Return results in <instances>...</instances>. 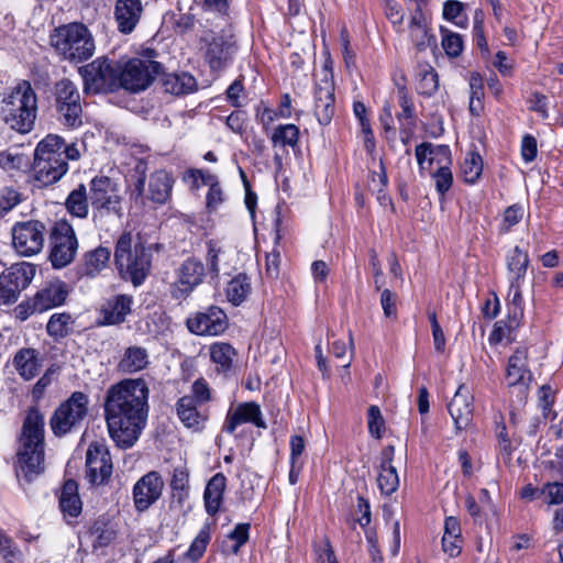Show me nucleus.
Instances as JSON below:
<instances>
[{"label":"nucleus","mask_w":563,"mask_h":563,"mask_svg":"<svg viewBox=\"0 0 563 563\" xmlns=\"http://www.w3.org/2000/svg\"><path fill=\"white\" fill-rule=\"evenodd\" d=\"M150 387L144 378H125L109 387L103 410L109 435L121 449L132 448L148 417Z\"/></svg>","instance_id":"nucleus-1"},{"label":"nucleus","mask_w":563,"mask_h":563,"mask_svg":"<svg viewBox=\"0 0 563 563\" xmlns=\"http://www.w3.org/2000/svg\"><path fill=\"white\" fill-rule=\"evenodd\" d=\"M19 442L16 477L31 483L44 472V416L36 408L29 410Z\"/></svg>","instance_id":"nucleus-2"},{"label":"nucleus","mask_w":563,"mask_h":563,"mask_svg":"<svg viewBox=\"0 0 563 563\" xmlns=\"http://www.w3.org/2000/svg\"><path fill=\"white\" fill-rule=\"evenodd\" d=\"M1 117L4 123L20 134L30 133L37 118V96L29 81H21L1 104Z\"/></svg>","instance_id":"nucleus-3"},{"label":"nucleus","mask_w":563,"mask_h":563,"mask_svg":"<svg viewBox=\"0 0 563 563\" xmlns=\"http://www.w3.org/2000/svg\"><path fill=\"white\" fill-rule=\"evenodd\" d=\"M51 45L63 60L73 64L88 60L96 51L92 33L79 22L56 27L51 34Z\"/></svg>","instance_id":"nucleus-4"},{"label":"nucleus","mask_w":563,"mask_h":563,"mask_svg":"<svg viewBox=\"0 0 563 563\" xmlns=\"http://www.w3.org/2000/svg\"><path fill=\"white\" fill-rule=\"evenodd\" d=\"M114 263L121 277L137 287L151 272L152 251L142 243L133 246L131 233L124 232L115 244Z\"/></svg>","instance_id":"nucleus-5"},{"label":"nucleus","mask_w":563,"mask_h":563,"mask_svg":"<svg viewBox=\"0 0 563 563\" xmlns=\"http://www.w3.org/2000/svg\"><path fill=\"white\" fill-rule=\"evenodd\" d=\"M200 45L203 60L212 73H220L230 67L239 49L234 35L225 32H205L200 37Z\"/></svg>","instance_id":"nucleus-6"},{"label":"nucleus","mask_w":563,"mask_h":563,"mask_svg":"<svg viewBox=\"0 0 563 563\" xmlns=\"http://www.w3.org/2000/svg\"><path fill=\"white\" fill-rule=\"evenodd\" d=\"M89 397L82 391H74L53 413L49 424L57 437L78 430L87 413Z\"/></svg>","instance_id":"nucleus-7"},{"label":"nucleus","mask_w":563,"mask_h":563,"mask_svg":"<svg viewBox=\"0 0 563 563\" xmlns=\"http://www.w3.org/2000/svg\"><path fill=\"white\" fill-rule=\"evenodd\" d=\"M120 64L107 57H98L79 68L87 93L114 91L120 88Z\"/></svg>","instance_id":"nucleus-8"},{"label":"nucleus","mask_w":563,"mask_h":563,"mask_svg":"<svg viewBox=\"0 0 563 563\" xmlns=\"http://www.w3.org/2000/svg\"><path fill=\"white\" fill-rule=\"evenodd\" d=\"M54 101L58 121L76 129L82 124L81 97L77 86L68 78H63L54 86Z\"/></svg>","instance_id":"nucleus-9"},{"label":"nucleus","mask_w":563,"mask_h":563,"mask_svg":"<svg viewBox=\"0 0 563 563\" xmlns=\"http://www.w3.org/2000/svg\"><path fill=\"white\" fill-rule=\"evenodd\" d=\"M51 239L49 262L54 268H64L74 261L78 251L75 230L68 221L59 220L53 228Z\"/></svg>","instance_id":"nucleus-10"},{"label":"nucleus","mask_w":563,"mask_h":563,"mask_svg":"<svg viewBox=\"0 0 563 563\" xmlns=\"http://www.w3.org/2000/svg\"><path fill=\"white\" fill-rule=\"evenodd\" d=\"M45 233L46 227L42 221H19L11 229L12 246L20 256H34L44 247Z\"/></svg>","instance_id":"nucleus-11"},{"label":"nucleus","mask_w":563,"mask_h":563,"mask_svg":"<svg viewBox=\"0 0 563 563\" xmlns=\"http://www.w3.org/2000/svg\"><path fill=\"white\" fill-rule=\"evenodd\" d=\"M35 266L21 262L11 265L0 274V303L11 305L18 301L20 294L35 276Z\"/></svg>","instance_id":"nucleus-12"},{"label":"nucleus","mask_w":563,"mask_h":563,"mask_svg":"<svg viewBox=\"0 0 563 563\" xmlns=\"http://www.w3.org/2000/svg\"><path fill=\"white\" fill-rule=\"evenodd\" d=\"M159 64L141 58H132L120 64V88L131 92L145 90L157 74Z\"/></svg>","instance_id":"nucleus-13"},{"label":"nucleus","mask_w":563,"mask_h":563,"mask_svg":"<svg viewBox=\"0 0 563 563\" xmlns=\"http://www.w3.org/2000/svg\"><path fill=\"white\" fill-rule=\"evenodd\" d=\"M89 200L95 210L121 216V198L114 183L107 176L95 177L89 184Z\"/></svg>","instance_id":"nucleus-14"},{"label":"nucleus","mask_w":563,"mask_h":563,"mask_svg":"<svg viewBox=\"0 0 563 563\" xmlns=\"http://www.w3.org/2000/svg\"><path fill=\"white\" fill-rule=\"evenodd\" d=\"M206 274L202 262L194 257L185 260L176 269V280L170 285L172 297L183 299L189 296L203 282Z\"/></svg>","instance_id":"nucleus-15"},{"label":"nucleus","mask_w":563,"mask_h":563,"mask_svg":"<svg viewBox=\"0 0 563 563\" xmlns=\"http://www.w3.org/2000/svg\"><path fill=\"white\" fill-rule=\"evenodd\" d=\"M112 461L108 446L92 442L86 453V477L93 485L104 484L112 474Z\"/></svg>","instance_id":"nucleus-16"},{"label":"nucleus","mask_w":563,"mask_h":563,"mask_svg":"<svg viewBox=\"0 0 563 563\" xmlns=\"http://www.w3.org/2000/svg\"><path fill=\"white\" fill-rule=\"evenodd\" d=\"M186 324L197 335H219L228 327V317L221 308L211 306L190 316Z\"/></svg>","instance_id":"nucleus-17"},{"label":"nucleus","mask_w":563,"mask_h":563,"mask_svg":"<svg viewBox=\"0 0 563 563\" xmlns=\"http://www.w3.org/2000/svg\"><path fill=\"white\" fill-rule=\"evenodd\" d=\"M334 101L335 97L332 73L329 69L328 64H325L323 77L320 82L317 84L314 91V114L321 125H328L331 122L335 113Z\"/></svg>","instance_id":"nucleus-18"},{"label":"nucleus","mask_w":563,"mask_h":563,"mask_svg":"<svg viewBox=\"0 0 563 563\" xmlns=\"http://www.w3.org/2000/svg\"><path fill=\"white\" fill-rule=\"evenodd\" d=\"M164 481L158 472L151 471L143 475L133 487V501L137 511L147 510L162 496Z\"/></svg>","instance_id":"nucleus-19"},{"label":"nucleus","mask_w":563,"mask_h":563,"mask_svg":"<svg viewBox=\"0 0 563 563\" xmlns=\"http://www.w3.org/2000/svg\"><path fill=\"white\" fill-rule=\"evenodd\" d=\"M64 155L68 156L71 161H76L80 156L76 144H67L62 136L48 134L36 145L34 162H38L42 166L40 169L45 170L44 168L48 166L47 159L63 157Z\"/></svg>","instance_id":"nucleus-20"},{"label":"nucleus","mask_w":563,"mask_h":563,"mask_svg":"<svg viewBox=\"0 0 563 563\" xmlns=\"http://www.w3.org/2000/svg\"><path fill=\"white\" fill-rule=\"evenodd\" d=\"M69 295L68 285L60 279H53L43 285L31 302L32 312H45L65 303Z\"/></svg>","instance_id":"nucleus-21"},{"label":"nucleus","mask_w":563,"mask_h":563,"mask_svg":"<svg viewBox=\"0 0 563 563\" xmlns=\"http://www.w3.org/2000/svg\"><path fill=\"white\" fill-rule=\"evenodd\" d=\"M528 351L517 349L509 357L506 368V379L509 387L518 388V391L526 396L530 388L533 376L528 368Z\"/></svg>","instance_id":"nucleus-22"},{"label":"nucleus","mask_w":563,"mask_h":563,"mask_svg":"<svg viewBox=\"0 0 563 563\" xmlns=\"http://www.w3.org/2000/svg\"><path fill=\"white\" fill-rule=\"evenodd\" d=\"M244 423H252L261 429L267 428L261 406L255 401L242 402L231 408L225 417L223 431L233 434L236 428Z\"/></svg>","instance_id":"nucleus-23"},{"label":"nucleus","mask_w":563,"mask_h":563,"mask_svg":"<svg viewBox=\"0 0 563 563\" xmlns=\"http://www.w3.org/2000/svg\"><path fill=\"white\" fill-rule=\"evenodd\" d=\"M144 13L141 0H115L113 20L120 34L129 35L135 31Z\"/></svg>","instance_id":"nucleus-24"},{"label":"nucleus","mask_w":563,"mask_h":563,"mask_svg":"<svg viewBox=\"0 0 563 563\" xmlns=\"http://www.w3.org/2000/svg\"><path fill=\"white\" fill-rule=\"evenodd\" d=\"M473 400L474 396L471 389L465 385H460L448 406L457 431L465 430L471 424L474 411Z\"/></svg>","instance_id":"nucleus-25"},{"label":"nucleus","mask_w":563,"mask_h":563,"mask_svg":"<svg viewBox=\"0 0 563 563\" xmlns=\"http://www.w3.org/2000/svg\"><path fill=\"white\" fill-rule=\"evenodd\" d=\"M234 254L218 242L207 243L206 265L207 274L217 280L221 274L229 275L232 268Z\"/></svg>","instance_id":"nucleus-26"},{"label":"nucleus","mask_w":563,"mask_h":563,"mask_svg":"<svg viewBox=\"0 0 563 563\" xmlns=\"http://www.w3.org/2000/svg\"><path fill=\"white\" fill-rule=\"evenodd\" d=\"M110 257V249L102 245L85 252L78 264V274L81 277L96 278L108 268Z\"/></svg>","instance_id":"nucleus-27"},{"label":"nucleus","mask_w":563,"mask_h":563,"mask_svg":"<svg viewBox=\"0 0 563 563\" xmlns=\"http://www.w3.org/2000/svg\"><path fill=\"white\" fill-rule=\"evenodd\" d=\"M44 360V354L41 351L22 347L13 357V366L23 379L31 380L40 374Z\"/></svg>","instance_id":"nucleus-28"},{"label":"nucleus","mask_w":563,"mask_h":563,"mask_svg":"<svg viewBox=\"0 0 563 563\" xmlns=\"http://www.w3.org/2000/svg\"><path fill=\"white\" fill-rule=\"evenodd\" d=\"M133 298L130 295L110 297L101 307L102 324L115 325L125 321L131 313Z\"/></svg>","instance_id":"nucleus-29"},{"label":"nucleus","mask_w":563,"mask_h":563,"mask_svg":"<svg viewBox=\"0 0 563 563\" xmlns=\"http://www.w3.org/2000/svg\"><path fill=\"white\" fill-rule=\"evenodd\" d=\"M394 452V446L389 445L382 453L383 457L379 465L377 485L380 493L385 496H390L399 487V476L396 467L393 465Z\"/></svg>","instance_id":"nucleus-30"},{"label":"nucleus","mask_w":563,"mask_h":563,"mask_svg":"<svg viewBox=\"0 0 563 563\" xmlns=\"http://www.w3.org/2000/svg\"><path fill=\"white\" fill-rule=\"evenodd\" d=\"M416 158L421 170H432L433 165L446 163L451 164V151L449 146L431 143H421L416 146Z\"/></svg>","instance_id":"nucleus-31"},{"label":"nucleus","mask_w":563,"mask_h":563,"mask_svg":"<svg viewBox=\"0 0 563 563\" xmlns=\"http://www.w3.org/2000/svg\"><path fill=\"white\" fill-rule=\"evenodd\" d=\"M409 33L411 42L419 51H423L427 47L435 45V36L430 33L427 16L419 4H417V8L411 15Z\"/></svg>","instance_id":"nucleus-32"},{"label":"nucleus","mask_w":563,"mask_h":563,"mask_svg":"<svg viewBox=\"0 0 563 563\" xmlns=\"http://www.w3.org/2000/svg\"><path fill=\"white\" fill-rule=\"evenodd\" d=\"M68 156L54 157L47 159L45 170H41L42 167L38 162H34V177L41 186H49L57 183L68 170Z\"/></svg>","instance_id":"nucleus-33"},{"label":"nucleus","mask_w":563,"mask_h":563,"mask_svg":"<svg viewBox=\"0 0 563 563\" xmlns=\"http://www.w3.org/2000/svg\"><path fill=\"white\" fill-rule=\"evenodd\" d=\"M227 487V477L222 473L214 474L207 483L203 501L206 511L214 516L223 503V494Z\"/></svg>","instance_id":"nucleus-34"},{"label":"nucleus","mask_w":563,"mask_h":563,"mask_svg":"<svg viewBox=\"0 0 563 563\" xmlns=\"http://www.w3.org/2000/svg\"><path fill=\"white\" fill-rule=\"evenodd\" d=\"M59 508L69 523V519L77 518L81 514L82 503L75 481L69 479L64 483L59 495Z\"/></svg>","instance_id":"nucleus-35"},{"label":"nucleus","mask_w":563,"mask_h":563,"mask_svg":"<svg viewBox=\"0 0 563 563\" xmlns=\"http://www.w3.org/2000/svg\"><path fill=\"white\" fill-rule=\"evenodd\" d=\"M173 178L166 170H157L150 177L147 198L155 203H165L172 192Z\"/></svg>","instance_id":"nucleus-36"},{"label":"nucleus","mask_w":563,"mask_h":563,"mask_svg":"<svg viewBox=\"0 0 563 563\" xmlns=\"http://www.w3.org/2000/svg\"><path fill=\"white\" fill-rule=\"evenodd\" d=\"M150 364V355L145 347L129 346L125 349L122 358L119 362V369L125 374L141 372Z\"/></svg>","instance_id":"nucleus-37"},{"label":"nucleus","mask_w":563,"mask_h":563,"mask_svg":"<svg viewBox=\"0 0 563 563\" xmlns=\"http://www.w3.org/2000/svg\"><path fill=\"white\" fill-rule=\"evenodd\" d=\"M508 282H525V277L530 263L527 251L515 246L506 256Z\"/></svg>","instance_id":"nucleus-38"},{"label":"nucleus","mask_w":563,"mask_h":563,"mask_svg":"<svg viewBox=\"0 0 563 563\" xmlns=\"http://www.w3.org/2000/svg\"><path fill=\"white\" fill-rule=\"evenodd\" d=\"M200 405L192 400L190 396H183L176 404L177 416L187 428H198L203 421L205 416L199 411Z\"/></svg>","instance_id":"nucleus-39"},{"label":"nucleus","mask_w":563,"mask_h":563,"mask_svg":"<svg viewBox=\"0 0 563 563\" xmlns=\"http://www.w3.org/2000/svg\"><path fill=\"white\" fill-rule=\"evenodd\" d=\"M89 192L86 186L80 184L69 192L65 201V207L73 217L85 219L89 212Z\"/></svg>","instance_id":"nucleus-40"},{"label":"nucleus","mask_w":563,"mask_h":563,"mask_svg":"<svg viewBox=\"0 0 563 563\" xmlns=\"http://www.w3.org/2000/svg\"><path fill=\"white\" fill-rule=\"evenodd\" d=\"M163 87L166 92L178 96L192 92L197 81L188 73L168 74L163 79Z\"/></svg>","instance_id":"nucleus-41"},{"label":"nucleus","mask_w":563,"mask_h":563,"mask_svg":"<svg viewBox=\"0 0 563 563\" xmlns=\"http://www.w3.org/2000/svg\"><path fill=\"white\" fill-rule=\"evenodd\" d=\"M89 534L95 550L110 545L117 538L112 525L103 520H96L90 527Z\"/></svg>","instance_id":"nucleus-42"},{"label":"nucleus","mask_w":563,"mask_h":563,"mask_svg":"<svg viewBox=\"0 0 563 563\" xmlns=\"http://www.w3.org/2000/svg\"><path fill=\"white\" fill-rule=\"evenodd\" d=\"M209 350L212 362L218 365V371L228 372L231 369L236 355L232 345L225 342H216Z\"/></svg>","instance_id":"nucleus-43"},{"label":"nucleus","mask_w":563,"mask_h":563,"mask_svg":"<svg viewBox=\"0 0 563 563\" xmlns=\"http://www.w3.org/2000/svg\"><path fill=\"white\" fill-rule=\"evenodd\" d=\"M225 292L228 300L232 305L239 306L251 292L250 278L245 274H239L228 283Z\"/></svg>","instance_id":"nucleus-44"},{"label":"nucleus","mask_w":563,"mask_h":563,"mask_svg":"<svg viewBox=\"0 0 563 563\" xmlns=\"http://www.w3.org/2000/svg\"><path fill=\"white\" fill-rule=\"evenodd\" d=\"M170 488L173 498L178 504H183L189 495V471L186 466L180 465L174 468L170 479Z\"/></svg>","instance_id":"nucleus-45"},{"label":"nucleus","mask_w":563,"mask_h":563,"mask_svg":"<svg viewBox=\"0 0 563 563\" xmlns=\"http://www.w3.org/2000/svg\"><path fill=\"white\" fill-rule=\"evenodd\" d=\"M483 173V159L477 152H468L461 165V174L465 183L475 184Z\"/></svg>","instance_id":"nucleus-46"},{"label":"nucleus","mask_w":563,"mask_h":563,"mask_svg":"<svg viewBox=\"0 0 563 563\" xmlns=\"http://www.w3.org/2000/svg\"><path fill=\"white\" fill-rule=\"evenodd\" d=\"M299 140V129L295 124H280L278 125L272 136L271 141L274 146H290L295 147Z\"/></svg>","instance_id":"nucleus-47"},{"label":"nucleus","mask_w":563,"mask_h":563,"mask_svg":"<svg viewBox=\"0 0 563 563\" xmlns=\"http://www.w3.org/2000/svg\"><path fill=\"white\" fill-rule=\"evenodd\" d=\"M210 539V527L209 525H205L192 540L189 549L185 553V558L192 562L200 560L207 550Z\"/></svg>","instance_id":"nucleus-48"},{"label":"nucleus","mask_w":563,"mask_h":563,"mask_svg":"<svg viewBox=\"0 0 563 563\" xmlns=\"http://www.w3.org/2000/svg\"><path fill=\"white\" fill-rule=\"evenodd\" d=\"M470 89H471V96H470V112L474 117H479L483 109V97H484V87L482 77L478 74H472L470 77Z\"/></svg>","instance_id":"nucleus-49"},{"label":"nucleus","mask_w":563,"mask_h":563,"mask_svg":"<svg viewBox=\"0 0 563 563\" xmlns=\"http://www.w3.org/2000/svg\"><path fill=\"white\" fill-rule=\"evenodd\" d=\"M71 323L73 319L69 313H54L46 324V331L49 336L65 338L69 333Z\"/></svg>","instance_id":"nucleus-50"},{"label":"nucleus","mask_w":563,"mask_h":563,"mask_svg":"<svg viewBox=\"0 0 563 563\" xmlns=\"http://www.w3.org/2000/svg\"><path fill=\"white\" fill-rule=\"evenodd\" d=\"M450 165L451 164L446 163L437 164L435 172H430L435 184V189L442 196L450 190L453 183Z\"/></svg>","instance_id":"nucleus-51"},{"label":"nucleus","mask_w":563,"mask_h":563,"mask_svg":"<svg viewBox=\"0 0 563 563\" xmlns=\"http://www.w3.org/2000/svg\"><path fill=\"white\" fill-rule=\"evenodd\" d=\"M205 180V186H209V191L207 194V208L210 211H214L223 203L224 194L216 175L207 176Z\"/></svg>","instance_id":"nucleus-52"},{"label":"nucleus","mask_w":563,"mask_h":563,"mask_svg":"<svg viewBox=\"0 0 563 563\" xmlns=\"http://www.w3.org/2000/svg\"><path fill=\"white\" fill-rule=\"evenodd\" d=\"M27 165L24 154L7 150L0 152V168L4 172L20 170Z\"/></svg>","instance_id":"nucleus-53"},{"label":"nucleus","mask_w":563,"mask_h":563,"mask_svg":"<svg viewBox=\"0 0 563 563\" xmlns=\"http://www.w3.org/2000/svg\"><path fill=\"white\" fill-rule=\"evenodd\" d=\"M367 428L368 432L375 439H380L385 431V420L380 409L376 405H372L367 410Z\"/></svg>","instance_id":"nucleus-54"},{"label":"nucleus","mask_w":563,"mask_h":563,"mask_svg":"<svg viewBox=\"0 0 563 563\" xmlns=\"http://www.w3.org/2000/svg\"><path fill=\"white\" fill-rule=\"evenodd\" d=\"M442 47L449 57H457L463 51V40L457 33L442 30Z\"/></svg>","instance_id":"nucleus-55"},{"label":"nucleus","mask_w":563,"mask_h":563,"mask_svg":"<svg viewBox=\"0 0 563 563\" xmlns=\"http://www.w3.org/2000/svg\"><path fill=\"white\" fill-rule=\"evenodd\" d=\"M22 201L21 194L10 187L0 190V216L7 214Z\"/></svg>","instance_id":"nucleus-56"},{"label":"nucleus","mask_w":563,"mask_h":563,"mask_svg":"<svg viewBox=\"0 0 563 563\" xmlns=\"http://www.w3.org/2000/svg\"><path fill=\"white\" fill-rule=\"evenodd\" d=\"M439 88L438 74L434 69L424 70L420 74L418 91L421 95L432 96Z\"/></svg>","instance_id":"nucleus-57"},{"label":"nucleus","mask_w":563,"mask_h":563,"mask_svg":"<svg viewBox=\"0 0 563 563\" xmlns=\"http://www.w3.org/2000/svg\"><path fill=\"white\" fill-rule=\"evenodd\" d=\"M146 172V163L142 159L137 161L133 169L134 176H136V181L134 183L132 196H134L135 199L143 198Z\"/></svg>","instance_id":"nucleus-58"},{"label":"nucleus","mask_w":563,"mask_h":563,"mask_svg":"<svg viewBox=\"0 0 563 563\" xmlns=\"http://www.w3.org/2000/svg\"><path fill=\"white\" fill-rule=\"evenodd\" d=\"M463 11V3L457 0H449L443 5V18L453 21L457 25L463 26V21L459 20Z\"/></svg>","instance_id":"nucleus-59"},{"label":"nucleus","mask_w":563,"mask_h":563,"mask_svg":"<svg viewBox=\"0 0 563 563\" xmlns=\"http://www.w3.org/2000/svg\"><path fill=\"white\" fill-rule=\"evenodd\" d=\"M249 523H239L235 528L230 532L229 538L233 540L235 543L232 547L233 553H238L240 548L246 543L249 540Z\"/></svg>","instance_id":"nucleus-60"},{"label":"nucleus","mask_w":563,"mask_h":563,"mask_svg":"<svg viewBox=\"0 0 563 563\" xmlns=\"http://www.w3.org/2000/svg\"><path fill=\"white\" fill-rule=\"evenodd\" d=\"M525 282L509 283L508 300L515 307V313H522L523 311V297L522 285Z\"/></svg>","instance_id":"nucleus-61"},{"label":"nucleus","mask_w":563,"mask_h":563,"mask_svg":"<svg viewBox=\"0 0 563 563\" xmlns=\"http://www.w3.org/2000/svg\"><path fill=\"white\" fill-rule=\"evenodd\" d=\"M542 494L545 495L548 503L558 505L563 501V483L553 482L547 483L542 488Z\"/></svg>","instance_id":"nucleus-62"},{"label":"nucleus","mask_w":563,"mask_h":563,"mask_svg":"<svg viewBox=\"0 0 563 563\" xmlns=\"http://www.w3.org/2000/svg\"><path fill=\"white\" fill-rule=\"evenodd\" d=\"M399 97V106L401 108V112L398 113V119H410L415 118V109L413 102L411 98L408 96V92L405 88H400L398 91Z\"/></svg>","instance_id":"nucleus-63"},{"label":"nucleus","mask_w":563,"mask_h":563,"mask_svg":"<svg viewBox=\"0 0 563 563\" xmlns=\"http://www.w3.org/2000/svg\"><path fill=\"white\" fill-rule=\"evenodd\" d=\"M192 400H197L199 405L207 402L210 399V389L206 380L197 379L191 386V395H189Z\"/></svg>","instance_id":"nucleus-64"}]
</instances>
